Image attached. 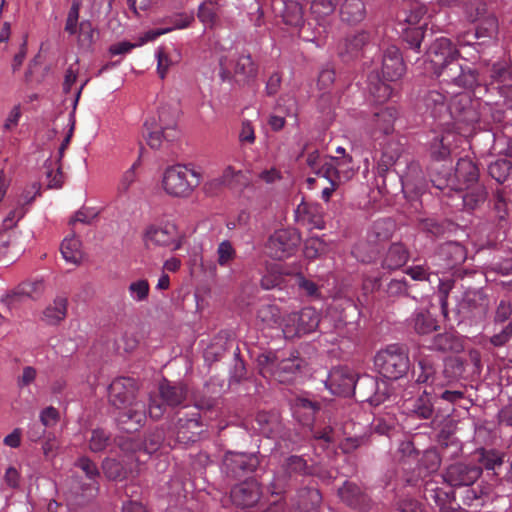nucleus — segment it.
<instances>
[{"label":"nucleus","instance_id":"1","mask_svg":"<svg viewBox=\"0 0 512 512\" xmlns=\"http://www.w3.org/2000/svg\"><path fill=\"white\" fill-rule=\"evenodd\" d=\"M427 57L434 74L447 85L473 89L483 81L475 66L462 65L458 62L459 51L446 37L438 38L431 44Z\"/></svg>","mask_w":512,"mask_h":512},{"label":"nucleus","instance_id":"2","mask_svg":"<svg viewBox=\"0 0 512 512\" xmlns=\"http://www.w3.org/2000/svg\"><path fill=\"white\" fill-rule=\"evenodd\" d=\"M479 169L470 158H460L456 164L454 174L451 173V167L442 164V170L431 167V182L433 186L441 191L448 190L459 191L462 187L480 184Z\"/></svg>","mask_w":512,"mask_h":512},{"label":"nucleus","instance_id":"3","mask_svg":"<svg viewBox=\"0 0 512 512\" xmlns=\"http://www.w3.org/2000/svg\"><path fill=\"white\" fill-rule=\"evenodd\" d=\"M314 174L327 181L328 185L323 187L321 197L328 202L333 193L353 177L352 158L350 156L325 158L323 165Z\"/></svg>","mask_w":512,"mask_h":512},{"label":"nucleus","instance_id":"4","mask_svg":"<svg viewBox=\"0 0 512 512\" xmlns=\"http://www.w3.org/2000/svg\"><path fill=\"white\" fill-rule=\"evenodd\" d=\"M200 174L185 165L176 164L166 168L162 175V188L175 197L188 196L200 184Z\"/></svg>","mask_w":512,"mask_h":512},{"label":"nucleus","instance_id":"5","mask_svg":"<svg viewBox=\"0 0 512 512\" xmlns=\"http://www.w3.org/2000/svg\"><path fill=\"white\" fill-rule=\"evenodd\" d=\"M375 365L383 377L396 380L408 372L410 361L407 351L393 344L376 354Z\"/></svg>","mask_w":512,"mask_h":512},{"label":"nucleus","instance_id":"6","mask_svg":"<svg viewBox=\"0 0 512 512\" xmlns=\"http://www.w3.org/2000/svg\"><path fill=\"white\" fill-rule=\"evenodd\" d=\"M394 223L390 219L375 221L368 233V241H360L352 248V255L362 263H370L375 259L376 250L371 243H380L391 238Z\"/></svg>","mask_w":512,"mask_h":512},{"label":"nucleus","instance_id":"7","mask_svg":"<svg viewBox=\"0 0 512 512\" xmlns=\"http://www.w3.org/2000/svg\"><path fill=\"white\" fill-rule=\"evenodd\" d=\"M314 473V467L307 463L304 456L290 455L281 464L280 475L271 482V493L281 494L289 481H296L299 477Z\"/></svg>","mask_w":512,"mask_h":512},{"label":"nucleus","instance_id":"8","mask_svg":"<svg viewBox=\"0 0 512 512\" xmlns=\"http://www.w3.org/2000/svg\"><path fill=\"white\" fill-rule=\"evenodd\" d=\"M320 315L316 309L305 307L299 312L287 314L282 319V332L286 338L299 337L316 330Z\"/></svg>","mask_w":512,"mask_h":512},{"label":"nucleus","instance_id":"9","mask_svg":"<svg viewBox=\"0 0 512 512\" xmlns=\"http://www.w3.org/2000/svg\"><path fill=\"white\" fill-rule=\"evenodd\" d=\"M352 395L359 402H368L376 407L388 399V384L370 375L355 376V389Z\"/></svg>","mask_w":512,"mask_h":512},{"label":"nucleus","instance_id":"10","mask_svg":"<svg viewBox=\"0 0 512 512\" xmlns=\"http://www.w3.org/2000/svg\"><path fill=\"white\" fill-rule=\"evenodd\" d=\"M301 242L300 234L292 228L276 230L268 239L266 249L275 259L290 257Z\"/></svg>","mask_w":512,"mask_h":512},{"label":"nucleus","instance_id":"11","mask_svg":"<svg viewBox=\"0 0 512 512\" xmlns=\"http://www.w3.org/2000/svg\"><path fill=\"white\" fill-rule=\"evenodd\" d=\"M423 496L436 512H464L456 501L454 491L439 487L435 482L425 484Z\"/></svg>","mask_w":512,"mask_h":512},{"label":"nucleus","instance_id":"12","mask_svg":"<svg viewBox=\"0 0 512 512\" xmlns=\"http://www.w3.org/2000/svg\"><path fill=\"white\" fill-rule=\"evenodd\" d=\"M441 81L439 85L430 86L421 96L425 113L435 119H444L449 113L451 93L445 90Z\"/></svg>","mask_w":512,"mask_h":512},{"label":"nucleus","instance_id":"13","mask_svg":"<svg viewBox=\"0 0 512 512\" xmlns=\"http://www.w3.org/2000/svg\"><path fill=\"white\" fill-rule=\"evenodd\" d=\"M482 473V467L477 464L456 462L446 468L444 480L452 487L472 486Z\"/></svg>","mask_w":512,"mask_h":512},{"label":"nucleus","instance_id":"14","mask_svg":"<svg viewBox=\"0 0 512 512\" xmlns=\"http://www.w3.org/2000/svg\"><path fill=\"white\" fill-rule=\"evenodd\" d=\"M136 381L130 377H118L112 381L108 389V397L111 405L118 409L125 408L134 403Z\"/></svg>","mask_w":512,"mask_h":512},{"label":"nucleus","instance_id":"15","mask_svg":"<svg viewBox=\"0 0 512 512\" xmlns=\"http://www.w3.org/2000/svg\"><path fill=\"white\" fill-rule=\"evenodd\" d=\"M355 376L347 367H336L330 371L325 385L332 394L348 397L355 389Z\"/></svg>","mask_w":512,"mask_h":512},{"label":"nucleus","instance_id":"16","mask_svg":"<svg viewBox=\"0 0 512 512\" xmlns=\"http://www.w3.org/2000/svg\"><path fill=\"white\" fill-rule=\"evenodd\" d=\"M260 462L255 454L227 452L223 459V466L233 477H243L256 470Z\"/></svg>","mask_w":512,"mask_h":512},{"label":"nucleus","instance_id":"17","mask_svg":"<svg viewBox=\"0 0 512 512\" xmlns=\"http://www.w3.org/2000/svg\"><path fill=\"white\" fill-rule=\"evenodd\" d=\"M341 501L352 509L368 512L372 509L371 498L355 483L345 481L338 489Z\"/></svg>","mask_w":512,"mask_h":512},{"label":"nucleus","instance_id":"18","mask_svg":"<svg viewBox=\"0 0 512 512\" xmlns=\"http://www.w3.org/2000/svg\"><path fill=\"white\" fill-rule=\"evenodd\" d=\"M448 116L455 121L471 124L478 120L469 95L457 93L450 97Z\"/></svg>","mask_w":512,"mask_h":512},{"label":"nucleus","instance_id":"19","mask_svg":"<svg viewBox=\"0 0 512 512\" xmlns=\"http://www.w3.org/2000/svg\"><path fill=\"white\" fill-rule=\"evenodd\" d=\"M123 409L124 410L120 412L116 418L118 427L127 433L138 431L143 426L146 419L144 405L139 402H134L128 404Z\"/></svg>","mask_w":512,"mask_h":512},{"label":"nucleus","instance_id":"20","mask_svg":"<svg viewBox=\"0 0 512 512\" xmlns=\"http://www.w3.org/2000/svg\"><path fill=\"white\" fill-rule=\"evenodd\" d=\"M232 503L242 509L254 507L260 499V488L256 481H244L234 486L230 493Z\"/></svg>","mask_w":512,"mask_h":512},{"label":"nucleus","instance_id":"21","mask_svg":"<svg viewBox=\"0 0 512 512\" xmlns=\"http://www.w3.org/2000/svg\"><path fill=\"white\" fill-rule=\"evenodd\" d=\"M457 135L452 132L445 133L440 137H435L429 147V154L432 160V163L429 166V175L431 176V167H436L438 170H442V166L440 167V162H445L450 158L451 155V145L455 142Z\"/></svg>","mask_w":512,"mask_h":512},{"label":"nucleus","instance_id":"22","mask_svg":"<svg viewBox=\"0 0 512 512\" xmlns=\"http://www.w3.org/2000/svg\"><path fill=\"white\" fill-rule=\"evenodd\" d=\"M405 73V64L402 55L396 46H389L382 60V75L386 81H397Z\"/></svg>","mask_w":512,"mask_h":512},{"label":"nucleus","instance_id":"23","mask_svg":"<svg viewBox=\"0 0 512 512\" xmlns=\"http://www.w3.org/2000/svg\"><path fill=\"white\" fill-rule=\"evenodd\" d=\"M295 221L298 225L312 229H324L325 222L319 206L302 202L294 212Z\"/></svg>","mask_w":512,"mask_h":512},{"label":"nucleus","instance_id":"24","mask_svg":"<svg viewBox=\"0 0 512 512\" xmlns=\"http://www.w3.org/2000/svg\"><path fill=\"white\" fill-rule=\"evenodd\" d=\"M355 428V424L353 422L346 423L340 431L338 448L341 450L343 454H351L357 449L366 446L369 444L370 436L366 432L361 433H351L348 431V428Z\"/></svg>","mask_w":512,"mask_h":512},{"label":"nucleus","instance_id":"25","mask_svg":"<svg viewBox=\"0 0 512 512\" xmlns=\"http://www.w3.org/2000/svg\"><path fill=\"white\" fill-rule=\"evenodd\" d=\"M455 195L462 200L463 208L466 211H474L481 207L487 200L488 192L483 184H472L464 186Z\"/></svg>","mask_w":512,"mask_h":512},{"label":"nucleus","instance_id":"26","mask_svg":"<svg viewBox=\"0 0 512 512\" xmlns=\"http://www.w3.org/2000/svg\"><path fill=\"white\" fill-rule=\"evenodd\" d=\"M409 250L401 242L390 244L381 256V267L387 271H395L403 267L409 260Z\"/></svg>","mask_w":512,"mask_h":512},{"label":"nucleus","instance_id":"27","mask_svg":"<svg viewBox=\"0 0 512 512\" xmlns=\"http://www.w3.org/2000/svg\"><path fill=\"white\" fill-rule=\"evenodd\" d=\"M403 409L405 413L418 419H431L434 415V405L427 390L415 399L406 400Z\"/></svg>","mask_w":512,"mask_h":512},{"label":"nucleus","instance_id":"28","mask_svg":"<svg viewBox=\"0 0 512 512\" xmlns=\"http://www.w3.org/2000/svg\"><path fill=\"white\" fill-rule=\"evenodd\" d=\"M133 457L126 456L122 460L115 458H105L102 462V470L104 475L113 481H123L127 479L132 472Z\"/></svg>","mask_w":512,"mask_h":512},{"label":"nucleus","instance_id":"29","mask_svg":"<svg viewBox=\"0 0 512 512\" xmlns=\"http://www.w3.org/2000/svg\"><path fill=\"white\" fill-rule=\"evenodd\" d=\"M43 279H29L20 283L9 295L11 301H22L24 299L38 300L45 291Z\"/></svg>","mask_w":512,"mask_h":512},{"label":"nucleus","instance_id":"30","mask_svg":"<svg viewBox=\"0 0 512 512\" xmlns=\"http://www.w3.org/2000/svg\"><path fill=\"white\" fill-rule=\"evenodd\" d=\"M437 255L443 260V267L451 269L465 261L466 250L461 244L450 241L440 245Z\"/></svg>","mask_w":512,"mask_h":512},{"label":"nucleus","instance_id":"31","mask_svg":"<svg viewBox=\"0 0 512 512\" xmlns=\"http://www.w3.org/2000/svg\"><path fill=\"white\" fill-rule=\"evenodd\" d=\"M398 112L395 107H385L375 112L372 118V134L376 137L377 133L389 135L394 130V122Z\"/></svg>","mask_w":512,"mask_h":512},{"label":"nucleus","instance_id":"32","mask_svg":"<svg viewBox=\"0 0 512 512\" xmlns=\"http://www.w3.org/2000/svg\"><path fill=\"white\" fill-rule=\"evenodd\" d=\"M430 348L443 352L459 353L464 349V339L455 331H446L434 337Z\"/></svg>","mask_w":512,"mask_h":512},{"label":"nucleus","instance_id":"33","mask_svg":"<svg viewBox=\"0 0 512 512\" xmlns=\"http://www.w3.org/2000/svg\"><path fill=\"white\" fill-rule=\"evenodd\" d=\"M413 373L418 384L434 385L436 382L434 357L420 353L417 358V367L414 368Z\"/></svg>","mask_w":512,"mask_h":512},{"label":"nucleus","instance_id":"34","mask_svg":"<svg viewBox=\"0 0 512 512\" xmlns=\"http://www.w3.org/2000/svg\"><path fill=\"white\" fill-rule=\"evenodd\" d=\"M408 325L418 335H426L438 327L436 318L426 309L416 310L408 320Z\"/></svg>","mask_w":512,"mask_h":512},{"label":"nucleus","instance_id":"35","mask_svg":"<svg viewBox=\"0 0 512 512\" xmlns=\"http://www.w3.org/2000/svg\"><path fill=\"white\" fill-rule=\"evenodd\" d=\"M486 310V298L480 291H465L458 304V311L463 313H472L473 315H476L477 313H485Z\"/></svg>","mask_w":512,"mask_h":512},{"label":"nucleus","instance_id":"36","mask_svg":"<svg viewBox=\"0 0 512 512\" xmlns=\"http://www.w3.org/2000/svg\"><path fill=\"white\" fill-rule=\"evenodd\" d=\"M366 17L363 0H344L340 6V18L349 25H356Z\"/></svg>","mask_w":512,"mask_h":512},{"label":"nucleus","instance_id":"37","mask_svg":"<svg viewBox=\"0 0 512 512\" xmlns=\"http://www.w3.org/2000/svg\"><path fill=\"white\" fill-rule=\"evenodd\" d=\"M258 75V65L250 54H241L237 57L234 66V76L239 82L255 80Z\"/></svg>","mask_w":512,"mask_h":512},{"label":"nucleus","instance_id":"38","mask_svg":"<svg viewBox=\"0 0 512 512\" xmlns=\"http://www.w3.org/2000/svg\"><path fill=\"white\" fill-rule=\"evenodd\" d=\"M475 68L481 78H483V81L477 84L472 90L480 86L488 87L490 85L504 83L510 75L509 70L502 63H494L490 68L486 67L485 71L479 70L477 67Z\"/></svg>","mask_w":512,"mask_h":512},{"label":"nucleus","instance_id":"39","mask_svg":"<svg viewBox=\"0 0 512 512\" xmlns=\"http://www.w3.org/2000/svg\"><path fill=\"white\" fill-rule=\"evenodd\" d=\"M302 360L298 355H291L289 358L278 360L273 376L278 382H289L293 375L300 369Z\"/></svg>","mask_w":512,"mask_h":512},{"label":"nucleus","instance_id":"40","mask_svg":"<svg viewBox=\"0 0 512 512\" xmlns=\"http://www.w3.org/2000/svg\"><path fill=\"white\" fill-rule=\"evenodd\" d=\"M322 409L321 403L300 397L295 403V414L303 425H312L316 414Z\"/></svg>","mask_w":512,"mask_h":512},{"label":"nucleus","instance_id":"41","mask_svg":"<svg viewBox=\"0 0 512 512\" xmlns=\"http://www.w3.org/2000/svg\"><path fill=\"white\" fill-rule=\"evenodd\" d=\"M68 300L57 296L43 311V320L50 325H56L65 319L67 315Z\"/></svg>","mask_w":512,"mask_h":512},{"label":"nucleus","instance_id":"42","mask_svg":"<svg viewBox=\"0 0 512 512\" xmlns=\"http://www.w3.org/2000/svg\"><path fill=\"white\" fill-rule=\"evenodd\" d=\"M63 258L74 265L80 264L82 260L81 241L75 235L66 237L61 244Z\"/></svg>","mask_w":512,"mask_h":512},{"label":"nucleus","instance_id":"43","mask_svg":"<svg viewBox=\"0 0 512 512\" xmlns=\"http://www.w3.org/2000/svg\"><path fill=\"white\" fill-rule=\"evenodd\" d=\"M256 319L258 324H261L263 327H282V321L280 322V310L278 306L274 304L261 305L257 310Z\"/></svg>","mask_w":512,"mask_h":512},{"label":"nucleus","instance_id":"44","mask_svg":"<svg viewBox=\"0 0 512 512\" xmlns=\"http://www.w3.org/2000/svg\"><path fill=\"white\" fill-rule=\"evenodd\" d=\"M369 41V33L366 31H360L353 35L347 36L344 39L343 45L340 48V53L346 54L350 57L357 55L363 46Z\"/></svg>","mask_w":512,"mask_h":512},{"label":"nucleus","instance_id":"45","mask_svg":"<svg viewBox=\"0 0 512 512\" xmlns=\"http://www.w3.org/2000/svg\"><path fill=\"white\" fill-rule=\"evenodd\" d=\"M340 431L341 428L336 424H327L324 426L313 425L311 427L312 438L316 441H322L327 446L337 443Z\"/></svg>","mask_w":512,"mask_h":512},{"label":"nucleus","instance_id":"46","mask_svg":"<svg viewBox=\"0 0 512 512\" xmlns=\"http://www.w3.org/2000/svg\"><path fill=\"white\" fill-rule=\"evenodd\" d=\"M186 397V389L182 385H170L168 381L162 378V402L170 406H177L183 402Z\"/></svg>","mask_w":512,"mask_h":512},{"label":"nucleus","instance_id":"47","mask_svg":"<svg viewBox=\"0 0 512 512\" xmlns=\"http://www.w3.org/2000/svg\"><path fill=\"white\" fill-rule=\"evenodd\" d=\"M369 92L376 102L383 103L391 97L393 90L378 75H371L369 77Z\"/></svg>","mask_w":512,"mask_h":512},{"label":"nucleus","instance_id":"48","mask_svg":"<svg viewBox=\"0 0 512 512\" xmlns=\"http://www.w3.org/2000/svg\"><path fill=\"white\" fill-rule=\"evenodd\" d=\"M478 456L479 466L484 467L486 470H495L503 464V454L493 449H478L476 451Z\"/></svg>","mask_w":512,"mask_h":512},{"label":"nucleus","instance_id":"49","mask_svg":"<svg viewBox=\"0 0 512 512\" xmlns=\"http://www.w3.org/2000/svg\"><path fill=\"white\" fill-rule=\"evenodd\" d=\"M111 435L102 428L91 430L90 436L87 438L88 448L93 453L104 451L110 444Z\"/></svg>","mask_w":512,"mask_h":512},{"label":"nucleus","instance_id":"50","mask_svg":"<svg viewBox=\"0 0 512 512\" xmlns=\"http://www.w3.org/2000/svg\"><path fill=\"white\" fill-rule=\"evenodd\" d=\"M169 236L168 239H162V246L169 247L171 251L178 250L182 246L183 234L178 231L177 226L169 221L162 225V236Z\"/></svg>","mask_w":512,"mask_h":512},{"label":"nucleus","instance_id":"51","mask_svg":"<svg viewBox=\"0 0 512 512\" xmlns=\"http://www.w3.org/2000/svg\"><path fill=\"white\" fill-rule=\"evenodd\" d=\"M498 32V20L497 18L489 14L484 17L480 24L477 26L475 33L473 34L474 39H480L487 37L492 39Z\"/></svg>","mask_w":512,"mask_h":512},{"label":"nucleus","instance_id":"52","mask_svg":"<svg viewBox=\"0 0 512 512\" xmlns=\"http://www.w3.org/2000/svg\"><path fill=\"white\" fill-rule=\"evenodd\" d=\"M511 169V161L508 159H497L488 166V173L498 183H503L508 178Z\"/></svg>","mask_w":512,"mask_h":512},{"label":"nucleus","instance_id":"53","mask_svg":"<svg viewBox=\"0 0 512 512\" xmlns=\"http://www.w3.org/2000/svg\"><path fill=\"white\" fill-rule=\"evenodd\" d=\"M299 498V506L306 511L318 507L322 501L321 493L316 488H305L301 490Z\"/></svg>","mask_w":512,"mask_h":512},{"label":"nucleus","instance_id":"54","mask_svg":"<svg viewBox=\"0 0 512 512\" xmlns=\"http://www.w3.org/2000/svg\"><path fill=\"white\" fill-rule=\"evenodd\" d=\"M442 457V454L436 449H427L422 454L419 465L421 468L425 469L427 473L436 472L441 465Z\"/></svg>","mask_w":512,"mask_h":512},{"label":"nucleus","instance_id":"55","mask_svg":"<svg viewBox=\"0 0 512 512\" xmlns=\"http://www.w3.org/2000/svg\"><path fill=\"white\" fill-rule=\"evenodd\" d=\"M256 422L259 425V431L261 434L269 438L275 436L279 423L273 416L265 412H260L256 416Z\"/></svg>","mask_w":512,"mask_h":512},{"label":"nucleus","instance_id":"56","mask_svg":"<svg viewBox=\"0 0 512 512\" xmlns=\"http://www.w3.org/2000/svg\"><path fill=\"white\" fill-rule=\"evenodd\" d=\"M284 22L290 26L299 27L303 24V10L296 2H287L283 14Z\"/></svg>","mask_w":512,"mask_h":512},{"label":"nucleus","instance_id":"57","mask_svg":"<svg viewBox=\"0 0 512 512\" xmlns=\"http://www.w3.org/2000/svg\"><path fill=\"white\" fill-rule=\"evenodd\" d=\"M143 136L152 149L160 148V131L155 119H147L143 125Z\"/></svg>","mask_w":512,"mask_h":512},{"label":"nucleus","instance_id":"58","mask_svg":"<svg viewBox=\"0 0 512 512\" xmlns=\"http://www.w3.org/2000/svg\"><path fill=\"white\" fill-rule=\"evenodd\" d=\"M19 249L11 232L3 231L0 233V259L13 258Z\"/></svg>","mask_w":512,"mask_h":512},{"label":"nucleus","instance_id":"59","mask_svg":"<svg viewBox=\"0 0 512 512\" xmlns=\"http://www.w3.org/2000/svg\"><path fill=\"white\" fill-rule=\"evenodd\" d=\"M130 298L136 302H142L149 296V283L145 279L132 281L127 287Z\"/></svg>","mask_w":512,"mask_h":512},{"label":"nucleus","instance_id":"60","mask_svg":"<svg viewBox=\"0 0 512 512\" xmlns=\"http://www.w3.org/2000/svg\"><path fill=\"white\" fill-rule=\"evenodd\" d=\"M425 13L426 9L423 6L414 4L409 11L404 10L398 13L397 19L399 22L407 23L409 25L408 27H416Z\"/></svg>","mask_w":512,"mask_h":512},{"label":"nucleus","instance_id":"61","mask_svg":"<svg viewBox=\"0 0 512 512\" xmlns=\"http://www.w3.org/2000/svg\"><path fill=\"white\" fill-rule=\"evenodd\" d=\"M403 38L410 49L419 52L422 40L424 38V26L407 27L403 29Z\"/></svg>","mask_w":512,"mask_h":512},{"label":"nucleus","instance_id":"62","mask_svg":"<svg viewBox=\"0 0 512 512\" xmlns=\"http://www.w3.org/2000/svg\"><path fill=\"white\" fill-rule=\"evenodd\" d=\"M278 357L274 352L262 353L257 357V365L260 373L267 377V375L273 376Z\"/></svg>","mask_w":512,"mask_h":512},{"label":"nucleus","instance_id":"63","mask_svg":"<svg viewBox=\"0 0 512 512\" xmlns=\"http://www.w3.org/2000/svg\"><path fill=\"white\" fill-rule=\"evenodd\" d=\"M236 257V250L229 240L219 243L217 248V262L220 266H228Z\"/></svg>","mask_w":512,"mask_h":512},{"label":"nucleus","instance_id":"64","mask_svg":"<svg viewBox=\"0 0 512 512\" xmlns=\"http://www.w3.org/2000/svg\"><path fill=\"white\" fill-rule=\"evenodd\" d=\"M339 0H312L310 9L317 18L332 14Z\"/></svg>","mask_w":512,"mask_h":512}]
</instances>
